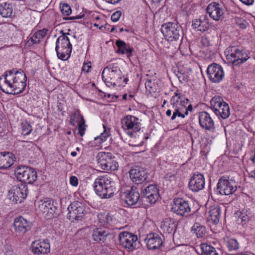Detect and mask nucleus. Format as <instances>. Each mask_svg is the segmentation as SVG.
<instances>
[{
	"mask_svg": "<svg viewBox=\"0 0 255 255\" xmlns=\"http://www.w3.org/2000/svg\"><path fill=\"white\" fill-rule=\"evenodd\" d=\"M26 81V75L22 70L7 71L0 77V89L8 94H18L25 90Z\"/></svg>",
	"mask_w": 255,
	"mask_h": 255,
	"instance_id": "f257e3e1",
	"label": "nucleus"
},
{
	"mask_svg": "<svg viewBox=\"0 0 255 255\" xmlns=\"http://www.w3.org/2000/svg\"><path fill=\"white\" fill-rule=\"evenodd\" d=\"M102 77L108 87L124 86L128 81V79L124 77L120 69L113 65H109L104 69Z\"/></svg>",
	"mask_w": 255,
	"mask_h": 255,
	"instance_id": "f03ea898",
	"label": "nucleus"
},
{
	"mask_svg": "<svg viewBox=\"0 0 255 255\" xmlns=\"http://www.w3.org/2000/svg\"><path fill=\"white\" fill-rule=\"evenodd\" d=\"M189 100L180 94L175 93L170 100V105L173 109V114L171 118L172 121L177 117L184 119L188 115V112L193 110L191 104H188Z\"/></svg>",
	"mask_w": 255,
	"mask_h": 255,
	"instance_id": "7ed1b4c3",
	"label": "nucleus"
},
{
	"mask_svg": "<svg viewBox=\"0 0 255 255\" xmlns=\"http://www.w3.org/2000/svg\"><path fill=\"white\" fill-rule=\"evenodd\" d=\"M93 187L96 194L101 198H110L117 191L115 182L107 175L97 177L95 180Z\"/></svg>",
	"mask_w": 255,
	"mask_h": 255,
	"instance_id": "20e7f679",
	"label": "nucleus"
},
{
	"mask_svg": "<svg viewBox=\"0 0 255 255\" xmlns=\"http://www.w3.org/2000/svg\"><path fill=\"white\" fill-rule=\"evenodd\" d=\"M69 34L67 33L60 36L56 42L55 51L57 57L63 61H66L70 58L72 49V45L67 36Z\"/></svg>",
	"mask_w": 255,
	"mask_h": 255,
	"instance_id": "39448f33",
	"label": "nucleus"
},
{
	"mask_svg": "<svg viewBox=\"0 0 255 255\" xmlns=\"http://www.w3.org/2000/svg\"><path fill=\"white\" fill-rule=\"evenodd\" d=\"M225 54L227 61L234 65L242 64L250 58L248 53L236 46L227 48Z\"/></svg>",
	"mask_w": 255,
	"mask_h": 255,
	"instance_id": "423d86ee",
	"label": "nucleus"
},
{
	"mask_svg": "<svg viewBox=\"0 0 255 255\" xmlns=\"http://www.w3.org/2000/svg\"><path fill=\"white\" fill-rule=\"evenodd\" d=\"M140 120L132 115H127L121 120L122 128L125 132L132 137L134 134L139 131L141 128Z\"/></svg>",
	"mask_w": 255,
	"mask_h": 255,
	"instance_id": "0eeeda50",
	"label": "nucleus"
},
{
	"mask_svg": "<svg viewBox=\"0 0 255 255\" xmlns=\"http://www.w3.org/2000/svg\"><path fill=\"white\" fill-rule=\"evenodd\" d=\"M212 110L217 116L223 119L228 118L230 115L228 105L219 96L214 97L210 101Z\"/></svg>",
	"mask_w": 255,
	"mask_h": 255,
	"instance_id": "6e6552de",
	"label": "nucleus"
},
{
	"mask_svg": "<svg viewBox=\"0 0 255 255\" xmlns=\"http://www.w3.org/2000/svg\"><path fill=\"white\" fill-rule=\"evenodd\" d=\"M181 30V26L177 23L168 22L163 24L161 31L168 41L177 40L179 39Z\"/></svg>",
	"mask_w": 255,
	"mask_h": 255,
	"instance_id": "1a4fd4ad",
	"label": "nucleus"
},
{
	"mask_svg": "<svg viewBox=\"0 0 255 255\" xmlns=\"http://www.w3.org/2000/svg\"><path fill=\"white\" fill-rule=\"evenodd\" d=\"M28 194L27 186L25 185L13 186L8 191V199L14 204L21 203L26 199Z\"/></svg>",
	"mask_w": 255,
	"mask_h": 255,
	"instance_id": "9d476101",
	"label": "nucleus"
},
{
	"mask_svg": "<svg viewBox=\"0 0 255 255\" xmlns=\"http://www.w3.org/2000/svg\"><path fill=\"white\" fill-rule=\"evenodd\" d=\"M217 191L220 194L230 195L233 194L237 189L236 182L229 180L227 177H222L219 180L217 186Z\"/></svg>",
	"mask_w": 255,
	"mask_h": 255,
	"instance_id": "9b49d317",
	"label": "nucleus"
},
{
	"mask_svg": "<svg viewBox=\"0 0 255 255\" xmlns=\"http://www.w3.org/2000/svg\"><path fill=\"white\" fill-rule=\"evenodd\" d=\"M120 245L130 252L136 249L137 244V237L132 233L123 232L119 235Z\"/></svg>",
	"mask_w": 255,
	"mask_h": 255,
	"instance_id": "f8f14e48",
	"label": "nucleus"
},
{
	"mask_svg": "<svg viewBox=\"0 0 255 255\" xmlns=\"http://www.w3.org/2000/svg\"><path fill=\"white\" fill-rule=\"evenodd\" d=\"M85 209V205L82 203L73 202L68 207V218L72 222L81 219L84 216Z\"/></svg>",
	"mask_w": 255,
	"mask_h": 255,
	"instance_id": "ddd939ff",
	"label": "nucleus"
},
{
	"mask_svg": "<svg viewBox=\"0 0 255 255\" xmlns=\"http://www.w3.org/2000/svg\"><path fill=\"white\" fill-rule=\"evenodd\" d=\"M171 211L180 216H186L191 211L189 201L182 198L174 199L171 207Z\"/></svg>",
	"mask_w": 255,
	"mask_h": 255,
	"instance_id": "4468645a",
	"label": "nucleus"
},
{
	"mask_svg": "<svg viewBox=\"0 0 255 255\" xmlns=\"http://www.w3.org/2000/svg\"><path fill=\"white\" fill-rule=\"evenodd\" d=\"M207 74L210 81L216 83L222 81L224 77L223 68L216 63L212 64L208 67Z\"/></svg>",
	"mask_w": 255,
	"mask_h": 255,
	"instance_id": "2eb2a0df",
	"label": "nucleus"
},
{
	"mask_svg": "<svg viewBox=\"0 0 255 255\" xmlns=\"http://www.w3.org/2000/svg\"><path fill=\"white\" fill-rule=\"evenodd\" d=\"M225 10V6L222 3L212 2L207 7V12L210 17L216 21L223 18Z\"/></svg>",
	"mask_w": 255,
	"mask_h": 255,
	"instance_id": "dca6fc26",
	"label": "nucleus"
},
{
	"mask_svg": "<svg viewBox=\"0 0 255 255\" xmlns=\"http://www.w3.org/2000/svg\"><path fill=\"white\" fill-rule=\"evenodd\" d=\"M159 197L158 190L155 185L150 184L142 189L141 199L150 203H155Z\"/></svg>",
	"mask_w": 255,
	"mask_h": 255,
	"instance_id": "f3484780",
	"label": "nucleus"
},
{
	"mask_svg": "<svg viewBox=\"0 0 255 255\" xmlns=\"http://www.w3.org/2000/svg\"><path fill=\"white\" fill-rule=\"evenodd\" d=\"M199 123L200 127L211 132L215 130V123L210 114L206 112H200L198 115Z\"/></svg>",
	"mask_w": 255,
	"mask_h": 255,
	"instance_id": "a211bd4d",
	"label": "nucleus"
},
{
	"mask_svg": "<svg viewBox=\"0 0 255 255\" xmlns=\"http://www.w3.org/2000/svg\"><path fill=\"white\" fill-rule=\"evenodd\" d=\"M205 187L204 175L199 172L194 173L189 182V188L193 192H198Z\"/></svg>",
	"mask_w": 255,
	"mask_h": 255,
	"instance_id": "6ab92c4d",
	"label": "nucleus"
},
{
	"mask_svg": "<svg viewBox=\"0 0 255 255\" xmlns=\"http://www.w3.org/2000/svg\"><path fill=\"white\" fill-rule=\"evenodd\" d=\"M31 249L33 254L38 255L48 254L50 250L49 243L44 240L32 242Z\"/></svg>",
	"mask_w": 255,
	"mask_h": 255,
	"instance_id": "aec40b11",
	"label": "nucleus"
},
{
	"mask_svg": "<svg viewBox=\"0 0 255 255\" xmlns=\"http://www.w3.org/2000/svg\"><path fill=\"white\" fill-rule=\"evenodd\" d=\"M147 248L149 250H155L159 249L163 244L161 236L156 233H151L147 235L144 239Z\"/></svg>",
	"mask_w": 255,
	"mask_h": 255,
	"instance_id": "412c9836",
	"label": "nucleus"
},
{
	"mask_svg": "<svg viewBox=\"0 0 255 255\" xmlns=\"http://www.w3.org/2000/svg\"><path fill=\"white\" fill-rule=\"evenodd\" d=\"M122 197L124 198L126 203L129 206L139 204L140 195L136 188H131L130 190L123 192Z\"/></svg>",
	"mask_w": 255,
	"mask_h": 255,
	"instance_id": "4be33fe9",
	"label": "nucleus"
},
{
	"mask_svg": "<svg viewBox=\"0 0 255 255\" xmlns=\"http://www.w3.org/2000/svg\"><path fill=\"white\" fill-rule=\"evenodd\" d=\"M110 235V230L105 227L96 228L93 230L92 239L98 243H104Z\"/></svg>",
	"mask_w": 255,
	"mask_h": 255,
	"instance_id": "5701e85b",
	"label": "nucleus"
},
{
	"mask_svg": "<svg viewBox=\"0 0 255 255\" xmlns=\"http://www.w3.org/2000/svg\"><path fill=\"white\" fill-rule=\"evenodd\" d=\"M13 225L16 232L25 233L30 230L32 224L29 221L20 216L14 220Z\"/></svg>",
	"mask_w": 255,
	"mask_h": 255,
	"instance_id": "b1692460",
	"label": "nucleus"
},
{
	"mask_svg": "<svg viewBox=\"0 0 255 255\" xmlns=\"http://www.w3.org/2000/svg\"><path fill=\"white\" fill-rule=\"evenodd\" d=\"M129 175L131 180L137 184L142 183L147 178L145 172L139 167L131 169L129 171Z\"/></svg>",
	"mask_w": 255,
	"mask_h": 255,
	"instance_id": "393cba45",
	"label": "nucleus"
},
{
	"mask_svg": "<svg viewBox=\"0 0 255 255\" xmlns=\"http://www.w3.org/2000/svg\"><path fill=\"white\" fill-rule=\"evenodd\" d=\"M192 27L197 31L204 32L209 27V19L207 15H203L199 18L195 19L192 21Z\"/></svg>",
	"mask_w": 255,
	"mask_h": 255,
	"instance_id": "a878e982",
	"label": "nucleus"
},
{
	"mask_svg": "<svg viewBox=\"0 0 255 255\" xmlns=\"http://www.w3.org/2000/svg\"><path fill=\"white\" fill-rule=\"evenodd\" d=\"M39 208L42 212L46 213L49 217L53 216L57 210V207L54 205L53 201L49 199L41 201V203L39 205Z\"/></svg>",
	"mask_w": 255,
	"mask_h": 255,
	"instance_id": "bb28decb",
	"label": "nucleus"
},
{
	"mask_svg": "<svg viewBox=\"0 0 255 255\" xmlns=\"http://www.w3.org/2000/svg\"><path fill=\"white\" fill-rule=\"evenodd\" d=\"M176 224L171 218L165 219L161 224L160 229L164 234H171L174 233Z\"/></svg>",
	"mask_w": 255,
	"mask_h": 255,
	"instance_id": "cd10ccee",
	"label": "nucleus"
},
{
	"mask_svg": "<svg viewBox=\"0 0 255 255\" xmlns=\"http://www.w3.org/2000/svg\"><path fill=\"white\" fill-rule=\"evenodd\" d=\"M115 44L118 49L117 53L121 54H126L128 58L132 56V48L128 44L126 43L124 41L121 39L116 40Z\"/></svg>",
	"mask_w": 255,
	"mask_h": 255,
	"instance_id": "c85d7f7f",
	"label": "nucleus"
},
{
	"mask_svg": "<svg viewBox=\"0 0 255 255\" xmlns=\"http://www.w3.org/2000/svg\"><path fill=\"white\" fill-rule=\"evenodd\" d=\"M221 208L219 206H211L208 212V219L214 224H217L220 221Z\"/></svg>",
	"mask_w": 255,
	"mask_h": 255,
	"instance_id": "c756f323",
	"label": "nucleus"
},
{
	"mask_svg": "<svg viewBox=\"0 0 255 255\" xmlns=\"http://www.w3.org/2000/svg\"><path fill=\"white\" fill-rule=\"evenodd\" d=\"M29 167L24 166H18L15 171V174L17 179L22 182L26 183Z\"/></svg>",
	"mask_w": 255,
	"mask_h": 255,
	"instance_id": "7c9ffc66",
	"label": "nucleus"
},
{
	"mask_svg": "<svg viewBox=\"0 0 255 255\" xmlns=\"http://www.w3.org/2000/svg\"><path fill=\"white\" fill-rule=\"evenodd\" d=\"M99 163L102 169L107 171H115L119 167V164L116 160H100Z\"/></svg>",
	"mask_w": 255,
	"mask_h": 255,
	"instance_id": "2f4dec72",
	"label": "nucleus"
},
{
	"mask_svg": "<svg viewBox=\"0 0 255 255\" xmlns=\"http://www.w3.org/2000/svg\"><path fill=\"white\" fill-rule=\"evenodd\" d=\"M47 30L43 29L35 32L30 38L28 40V42L29 44H38L46 35Z\"/></svg>",
	"mask_w": 255,
	"mask_h": 255,
	"instance_id": "473e14b6",
	"label": "nucleus"
},
{
	"mask_svg": "<svg viewBox=\"0 0 255 255\" xmlns=\"http://www.w3.org/2000/svg\"><path fill=\"white\" fill-rule=\"evenodd\" d=\"M12 7L11 4L2 2L0 5V14L3 17H9L12 14Z\"/></svg>",
	"mask_w": 255,
	"mask_h": 255,
	"instance_id": "72a5a7b5",
	"label": "nucleus"
},
{
	"mask_svg": "<svg viewBox=\"0 0 255 255\" xmlns=\"http://www.w3.org/2000/svg\"><path fill=\"white\" fill-rule=\"evenodd\" d=\"M200 249L202 255H219L215 248L207 244H201L200 245Z\"/></svg>",
	"mask_w": 255,
	"mask_h": 255,
	"instance_id": "f704fd0d",
	"label": "nucleus"
},
{
	"mask_svg": "<svg viewBox=\"0 0 255 255\" xmlns=\"http://www.w3.org/2000/svg\"><path fill=\"white\" fill-rule=\"evenodd\" d=\"M191 73L189 68H179L177 76L180 82L185 83L189 80Z\"/></svg>",
	"mask_w": 255,
	"mask_h": 255,
	"instance_id": "c9c22d12",
	"label": "nucleus"
},
{
	"mask_svg": "<svg viewBox=\"0 0 255 255\" xmlns=\"http://www.w3.org/2000/svg\"><path fill=\"white\" fill-rule=\"evenodd\" d=\"M192 230L198 238H203L207 233L206 228L198 223L194 224Z\"/></svg>",
	"mask_w": 255,
	"mask_h": 255,
	"instance_id": "e433bc0d",
	"label": "nucleus"
},
{
	"mask_svg": "<svg viewBox=\"0 0 255 255\" xmlns=\"http://www.w3.org/2000/svg\"><path fill=\"white\" fill-rule=\"evenodd\" d=\"M224 242L230 251L237 250L239 248L238 243L235 239L226 238L224 239Z\"/></svg>",
	"mask_w": 255,
	"mask_h": 255,
	"instance_id": "4c0bfd02",
	"label": "nucleus"
},
{
	"mask_svg": "<svg viewBox=\"0 0 255 255\" xmlns=\"http://www.w3.org/2000/svg\"><path fill=\"white\" fill-rule=\"evenodd\" d=\"M98 218L99 222L103 226L109 224L112 221V217L108 213H100Z\"/></svg>",
	"mask_w": 255,
	"mask_h": 255,
	"instance_id": "58836bf2",
	"label": "nucleus"
},
{
	"mask_svg": "<svg viewBox=\"0 0 255 255\" xmlns=\"http://www.w3.org/2000/svg\"><path fill=\"white\" fill-rule=\"evenodd\" d=\"M251 213L247 210H243L239 215L238 221L243 225L246 224L250 219Z\"/></svg>",
	"mask_w": 255,
	"mask_h": 255,
	"instance_id": "ea45409f",
	"label": "nucleus"
},
{
	"mask_svg": "<svg viewBox=\"0 0 255 255\" xmlns=\"http://www.w3.org/2000/svg\"><path fill=\"white\" fill-rule=\"evenodd\" d=\"M84 120L83 117L81 116L79 111L75 112L72 113L70 116V123L74 126H77L81 122Z\"/></svg>",
	"mask_w": 255,
	"mask_h": 255,
	"instance_id": "a19ab883",
	"label": "nucleus"
},
{
	"mask_svg": "<svg viewBox=\"0 0 255 255\" xmlns=\"http://www.w3.org/2000/svg\"><path fill=\"white\" fill-rule=\"evenodd\" d=\"M104 131L101 134L95 137V140L98 142V143L101 144L107 140V138L110 135V131L107 130L105 125L103 124Z\"/></svg>",
	"mask_w": 255,
	"mask_h": 255,
	"instance_id": "79ce46f5",
	"label": "nucleus"
},
{
	"mask_svg": "<svg viewBox=\"0 0 255 255\" xmlns=\"http://www.w3.org/2000/svg\"><path fill=\"white\" fill-rule=\"evenodd\" d=\"M37 177L36 172L32 168L29 167L28 174L26 177V183L28 184H33L36 180Z\"/></svg>",
	"mask_w": 255,
	"mask_h": 255,
	"instance_id": "37998d69",
	"label": "nucleus"
},
{
	"mask_svg": "<svg viewBox=\"0 0 255 255\" xmlns=\"http://www.w3.org/2000/svg\"><path fill=\"white\" fill-rule=\"evenodd\" d=\"M22 134L24 135L29 134L32 130L31 125L27 122H23L21 124Z\"/></svg>",
	"mask_w": 255,
	"mask_h": 255,
	"instance_id": "c03bdc74",
	"label": "nucleus"
},
{
	"mask_svg": "<svg viewBox=\"0 0 255 255\" xmlns=\"http://www.w3.org/2000/svg\"><path fill=\"white\" fill-rule=\"evenodd\" d=\"M60 9L63 15H69L71 13V7L67 3H61L60 4Z\"/></svg>",
	"mask_w": 255,
	"mask_h": 255,
	"instance_id": "a18cd8bd",
	"label": "nucleus"
},
{
	"mask_svg": "<svg viewBox=\"0 0 255 255\" xmlns=\"http://www.w3.org/2000/svg\"><path fill=\"white\" fill-rule=\"evenodd\" d=\"M13 164V160H0V169H7Z\"/></svg>",
	"mask_w": 255,
	"mask_h": 255,
	"instance_id": "49530a36",
	"label": "nucleus"
},
{
	"mask_svg": "<svg viewBox=\"0 0 255 255\" xmlns=\"http://www.w3.org/2000/svg\"><path fill=\"white\" fill-rule=\"evenodd\" d=\"M1 158H4V159H13L15 158V156L12 152L4 151L0 152V159Z\"/></svg>",
	"mask_w": 255,
	"mask_h": 255,
	"instance_id": "de8ad7c7",
	"label": "nucleus"
},
{
	"mask_svg": "<svg viewBox=\"0 0 255 255\" xmlns=\"http://www.w3.org/2000/svg\"><path fill=\"white\" fill-rule=\"evenodd\" d=\"M85 123V120H83L81 122V123L77 125V126H78V132L81 136H83L85 134V131L86 130V125Z\"/></svg>",
	"mask_w": 255,
	"mask_h": 255,
	"instance_id": "09e8293b",
	"label": "nucleus"
},
{
	"mask_svg": "<svg viewBox=\"0 0 255 255\" xmlns=\"http://www.w3.org/2000/svg\"><path fill=\"white\" fill-rule=\"evenodd\" d=\"M97 157L98 159H108L112 158V155L110 153L105 152H100L98 153Z\"/></svg>",
	"mask_w": 255,
	"mask_h": 255,
	"instance_id": "8fccbe9b",
	"label": "nucleus"
},
{
	"mask_svg": "<svg viewBox=\"0 0 255 255\" xmlns=\"http://www.w3.org/2000/svg\"><path fill=\"white\" fill-rule=\"evenodd\" d=\"M122 15V12L121 11H117L114 12L111 16V20L113 22L118 21Z\"/></svg>",
	"mask_w": 255,
	"mask_h": 255,
	"instance_id": "3c124183",
	"label": "nucleus"
},
{
	"mask_svg": "<svg viewBox=\"0 0 255 255\" xmlns=\"http://www.w3.org/2000/svg\"><path fill=\"white\" fill-rule=\"evenodd\" d=\"M91 69V63L90 62L84 63L82 68V71L84 73H88Z\"/></svg>",
	"mask_w": 255,
	"mask_h": 255,
	"instance_id": "603ef678",
	"label": "nucleus"
},
{
	"mask_svg": "<svg viewBox=\"0 0 255 255\" xmlns=\"http://www.w3.org/2000/svg\"><path fill=\"white\" fill-rule=\"evenodd\" d=\"M70 184L74 187H76L78 184V180L76 176H72L70 178Z\"/></svg>",
	"mask_w": 255,
	"mask_h": 255,
	"instance_id": "864d4df0",
	"label": "nucleus"
},
{
	"mask_svg": "<svg viewBox=\"0 0 255 255\" xmlns=\"http://www.w3.org/2000/svg\"><path fill=\"white\" fill-rule=\"evenodd\" d=\"M202 44L204 46H208L210 45L209 39L206 37H203L201 40Z\"/></svg>",
	"mask_w": 255,
	"mask_h": 255,
	"instance_id": "5fc2aeb1",
	"label": "nucleus"
},
{
	"mask_svg": "<svg viewBox=\"0 0 255 255\" xmlns=\"http://www.w3.org/2000/svg\"><path fill=\"white\" fill-rule=\"evenodd\" d=\"M242 3L245 4L249 5L253 4L254 0H240Z\"/></svg>",
	"mask_w": 255,
	"mask_h": 255,
	"instance_id": "6e6d98bb",
	"label": "nucleus"
},
{
	"mask_svg": "<svg viewBox=\"0 0 255 255\" xmlns=\"http://www.w3.org/2000/svg\"><path fill=\"white\" fill-rule=\"evenodd\" d=\"M84 14L81 15H77L75 16H71L69 18V19L72 20V19H81L83 17Z\"/></svg>",
	"mask_w": 255,
	"mask_h": 255,
	"instance_id": "4d7b16f0",
	"label": "nucleus"
},
{
	"mask_svg": "<svg viewBox=\"0 0 255 255\" xmlns=\"http://www.w3.org/2000/svg\"><path fill=\"white\" fill-rule=\"evenodd\" d=\"M172 113H173V109L172 108V107L171 106V108L166 111V115L167 116L170 117L171 116Z\"/></svg>",
	"mask_w": 255,
	"mask_h": 255,
	"instance_id": "13d9d810",
	"label": "nucleus"
},
{
	"mask_svg": "<svg viewBox=\"0 0 255 255\" xmlns=\"http://www.w3.org/2000/svg\"><path fill=\"white\" fill-rule=\"evenodd\" d=\"M249 176H250V177H252V178H254V180H255V170H254L253 171H252L249 173Z\"/></svg>",
	"mask_w": 255,
	"mask_h": 255,
	"instance_id": "bf43d9fd",
	"label": "nucleus"
},
{
	"mask_svg": "<svg viewBox=\"0 0 255 255\" xmlns=\"http://www.w3.org/2000/svg\"><path fill=\"white\" fill-rule=\"evenodd\" d=\"M70 154L73 157L77 155V153L75 151H72Z\"/></svg>",
	"mask_w": 255,
	"mask_h": 255,
	"instance_id": "052dcab7",
	"label": "nucleus"
},
{
	"mask_svg": "<svg viewBox=\"0 0 255 255\" xmlns=\"http://www.w3.org/2000/svg\"><path fill=\"white\" fill-rule=\"evenodd\" d=\"M151 1H152L153 3H158L161 0H150Z\"/></svg>",
	"mask_w": 255,
	"mask_h": 255,
	"instance_id": "680f3d73",
	"label": "nucleus"
},
{
	"mask_svg": "<svg viewBox=\"0 0 255 255\" xmlns=\"http://www.w3.org/2000/svg\"><path fill=\"white\" fill-rule=\"evenodd\" d=\"M128 98V95L127 94H124L123 96V99L124 100H127Z\"/></svg>",
	"mask_w": 255,
	"mask_h": 255,
	"instance_id": "e2e57ef3",
	"label": "nucleus"
},
{
	"mask_svg": "<svg viewBox=\"0 0 255 255\" xmlns=\"http://www.w3.org/2000/svg\"><path fill=\"white\" fill-rule=\"evenodd\" d=\"M124 31H125V29L123 28H121L120 29V32H122Z\"/></svg>",
	"mask_w": 255,
	"mask_h": 255,
	"instance_id": "0e129e2a",
	"label": "nucleus"
},
{
	"mask_svg": "<svg viewBox=\"0 0 255 255\" xmlns=\"http://www.w3.org/2000/svg\"><path fill=\"white\" fill-rule=\"evenodd\" d=\"M166 103V101L164 100V102H163V105L162 106L163 107L164 105Z\"/></svg>",
	"mask_w": 255,
	"mask_h": 255,
	"instance_id": "69168bd1",
	"label": "nucleus"
},
{
	"mask_svg": "<svg viewBox=\"0 0 255 255\" xmlns=\"http://www.w3.org/2000/svg\"><path fill=\"white\" fill-rule=\"evenodd\" d=\"M114 30H115V28L113 27V28H112L111 29V32H113V31H114Z\"/></svg>",
	"mask_w": 255,
	"mask_h": 255,
	"instance_id": "338daca9",
	"label": "nucleus"
},
{
	"mask_svg": "<svg viewBox=\"0 0 255 255\" xmlns=\"http://www.w3.org/2000/svg\"><path fill=\"white\" fill-rule=\"evenodd\" d=\"M252 159H255V153H254V158Z\"/></svg>",
	"mask_w": 255,
	"mask_h": 255,
	"instance_id": "774afa93",
	"label": "nucleus"
}]
</instances>
